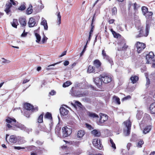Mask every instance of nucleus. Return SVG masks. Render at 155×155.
Returning <instances> with one entry per match:
<instances>
[{
    "label": "nucleus",
    "mask_w": 155,
    "mask_h": 155,
    "mask_svg": "<svg viewBox=\"0 0 155 155\" xmlns=\"http://www.w3.org/2000/svg\"><path fill=\"white\" fill-rule=\"evenodd\" d=\"M7 126L9 128L15 130H18V129L21 130H25V127L21 124L16 123V120L14 118L8 117L6 120Z\"/></svg>",
    "instance_id": "nucleus-1"
},
{
    "label": "nucleus",
    "mask_w": 155,
    "mask_h": 155,
    "mask_svg": "<svg viewBox=\"0 0 155 155\" xmlns=\"http://www.w3.org/2000/svg\"><path fill=\"white\" fill-rule=\"evenodd\" d=\"M74 87H72L70 91V94L72 96L79 97L84 96L88 94V92L86 91H74Z\"/></svg>",
    "instance_id": "nucleus-2"
},
{
    "label": "nucleus",
    "mask_w": 155,
    "mask_h": 155,
    "mask_svg": "<svg viewBox=\"0 0 155 155\" xmlns=\"http://www.w3.org/2000/svg\"><path fill=\"white\" fill-rule=\"evenodd\" d=\"M150 27L149 25L147 24L145 32L143 31V28L140 27L139 28L140 30L138 31L139 34L138 35H136V38H138L143 36H147L148 34Z\"/></svg>",
    "instance_id": "nucleus-3"
},
{
    "label": "nucleus",
    "mask_w": 155,
    "mask_h": 155,
    "mask_svg": "<svg viewBox=\"0 0 155 155\" xmlns=\"http://www.w3.org/2000/svg\"><path fill=\"white\" fill-rule=\"evenodd\" d=\"M124 123L126 127V128L124 130V135L125 136H127L129 135L130 133L131 123L130 121L129 120H128L124 121Z\"/></svg>",
    "instance_id": "nucleus-4"
},
{
    "label": "nucleus",
    "mask_w": 155,
    "mask_h": 155,
    "mask_svg": "<svg viewBox=\"0 0 155 155\" xmlns=\"http://www.w3.org/2000/svg\"><path fill=\"white\" fill-rule=\"evenodd\" d=\"M135 46L137 48V53H140L145 48L146 45L143 43L138 41L135 44Z\"/></svg>",
    "instance_id": "nucleus-5"
},
{
    "label": "nucleus",
    "mask_w": 155,
    "mask_h": 155,
    "mask_svg": "<svg viewBox=\"0 0 155 155\" xmlns=\"http://www.w3.org/2000/svg\"><path fill=\"white\" fill-rule=\"evenodd\" d=\"M92 143L94 146L96 148L99 150H101L102 149L103 146L100 139L99 138L94 139L93 140Z\"/></svg>",
    "instance_id": "nucleus-6"
},
{
    "label": "nucleus",
    "mask_w": 155,
    "mask_h": 155,
    "mask_svg": "<svg viewBox=\"0 0 155 155\" xmlns=\"http://www.w3.org/2000/svg\"><path fill=\"white\" fill-rule=\"evenodd\" d=\"M101 80L104 83H108L110 82L112 80V76L109 75L105 74L101 75Z\"/></svg>",
    "instance_id": "nucleus-7"
},
{
    "label": "nucleus",
    "mask_w": 155,
    "mask_h": 155,
    "mask_svg": "<svg viewBox=\"0 0 155 155\" xmlns=\"http://www.w3.org/2000/svg\"><path fill=\"white\" fill-rule=\"evenodd\" d=\"M63 136L66 137L70 135L72 133L71 129L68 128L67 127H64L62 128Z\"/></svg>",
    "instance_id": "nucleus-8"
},
{
    "label": "nucleus",
    "mask_w": 155,
    "mask_h": 155,
    "mask_svg": "<svg viewBox=\"0 0 155 155\" xmlns=\"http://www.w3.org/2000/svg\"><path fill=\"white\" fill-rule=\"evenodd\" d=\"M99 115L100 117L99 122H98V124L101 125L102 124L107 120L108 116L107 115L102 113H100Z\"/></svg>",
    "instance_id": "nucleus-9"
},
{
    "label": "nucleus",
    "mask_w": 155,
    "mask_h": 155,
    "mask_svg": "<svg viewBox=\"0 0 155 155\" xmlns=\"http://www.w3.org/2000/svg\"><path fill=\"white\" fill-rule=\"evenodd\" d=\"M101 78L99 77H96L93 78V81L97 87L100 88L102 86V81L101 80V77L100 76Z\"/></svg>",
    "instance_id": "nucleus-10"
},
{
    "label": "nucleus",
    "mask_w": 155,
    "mask_h": 155,
    "mask_svg": "<svg viewBox=\"0 0 155 155\" xmlns=\"http://www.w3.org/2000/svg\"><path fill=\"white\" fill-rule=\"evenodd\" d=\"M102 54L103 56V58L108 61V62L112 65L113 64V61L112 59L108 55H107L104 50L102 51Z\"/></svg>",
    "instance_id": "nucleus-11"
},
{
    "label": "nucleus",
    "mask_w": 155,
    "mask_h": 155,
    "mask_svg": "<svg viewBox=\"0 0 155 155\" xmlns=\"http://www.w3.org/2000/svg\"><path fill=\"white\" fill-rule=\"evenodd\" d=\"M85 134V132L84 130H79L77 134V138L80 140L81 139Z\"/></svg>",
    "instance_id": "nucleus-12"
},
{
    "label": "nucleus",
    "mask_w": 155,
    "mask_h": 155,
    "mask_svg": "<svg viewBox=\"0 0 155 155\" xmlns=\"http://www.w3.org/2000/svg\"><path fill=\"white\" fill-rule=\"evenodd\" d=\"M5 11L6 12V14L8 15H9L10 12V8L12 7L11 3L9 2L7 3L5 5Z\"/></svg>",
    "instance_id": "nucleus-13"
},
{
    "label": "nucleus",
    "mask_w": 155,
    "mask_h": 155,
    "mask_svg": "<svg viewBox=\"0 0 155 155\" xmlns=\"http://www.w3.org/2000/svg\"><path fill=\"white\" fill-rule=\"evenodd\" d=\"M154 56L153 53L152 52H150L147 55L146 58L147 60V63H150V61L153 58Z\"/></svg>",
    "instance_id": "nucleus-14"
},
{
    "label": "nucleus",
    "mask_w": 155,
    "mask_h": 155,
    "mask_svg": "<svg viewBox=\"0 0 155 155\" xmlns=\"http://www.w3.org/2000/svg\"><path fill=\"white\" fill-rule=\"evenodd\" d=\"M28 24L29 27H33L34 26L36 25V23L35 21V19L33 18L32 17L30 18Z\"/></svg>",
    "instance_id": "nucleus-15"
},
{
    "label": "nucleus",
    "mask_w": 155,
    "mask_h": 155,
    "mask_svg": "<svg viewBox=\"0 0 155 155\" xmlns=\"http://www.w3.org/2000/svg\"><path fill=\"white\" fill-rule=\"evenodd\" d=\"M41 24L44 26V28L45 30H48V26L47 21L44 18H42Z\"/></svg>",
    "instance_id": "nucleus-16"
},
{
    "label": "nucleus",
    "mask_w": 155,
    "mask_h": 155,
    "mask_svg": "<svg viewBox=\"0 0 155 155\" xmlns=\"http://www.w3.org/2000/svg\"><path fill=\"white\" fill-rule=\"evenodd\" d=\"M60 110L61 114L63 116L67 115L68 112V110L63 107H61Z\"/></svg>",
    "instance_id": "nucleus-17"
},
{
    "label": "nucleus",
    "mask_w": 155,
    "mask_h": 155,
    "mask_svg": "<svg viewBox=\"0 0 155 155\" xmlns=\"http://www.w3.org/2000/svg\"><path fill=\"white\" fill-rule=\"evenodd\" d=\"M149 110L151 114H155V103H153L150 105Z\"/></svg>",
    "instance_id": "nucleus-18"
},
{
    "label": "nucleus",
    "mask_w": 155,
    "mask_h": 155,
    "mask_svg": "<svg viewBox=\"0 0 155 155\" xmlns=\"http://www.w3.org/2000/svg\"><path fill=\"white\" fill-rule=\"evenodd\" d=\"M71 104L75 108H77V106L80 109H82L83 106L81 103L78 101H76L75 104L71 103Z\"/></svg>",
    "instance_id": "nucleus-19"
},
{
    "label": "nucleus",
    "mask_w": 155,
    "mask_h": 155,
    "mask_svg": "<svg viewBox=\"0 0 155 155\" xmlns=\"http://www.w3.org/2000/svg\"><path fill=\"white\" fill-rule=\"evenodd\" d=\"M19 21L22 26H25L26 25V19L25 18L21 17L19 19Z\"/></svg>",
    "instance_id": "nucleus-20"
},
{
    "label": "nucleus",
    "mask_w": 155,
    "mask_h": 155,
    "mask_svg": "<svg viewBox=\"0 0 155 155\" xmlns=\"http://www.w3.org/2000/svg\"><path fill=\"white\" fill-rule=\"evenodd\" d=\"M17 141V138L14 135L10 136L9 139V141L13 143H15Z\"/></svg>",
    "instance_id": "nucleus-21"
},
{
    "label": "nucleus",
    "mask_w": 155,
    "mask_h": 155,
    "mask_svg": "<svg viewBox=\"0 0 155 155\" xmlns=\"http://www.w3.org/2000/svg\"><path fill=\"white\" fill-rule=\"evenodd\" d=\"M91 133L94 136L97 137H99L101 135V132L100 131L96 130H94L91 131Z\"/></svg>",
    "instance_id": "nucleus-22"
},
{
    "label": "nucleus",
    "mask_w": 155,
    "mask_h": 155,
    "mask_svg": "<svg viewBox=\"0 0 155 155\" xmlns=\"http://www.w3.org/2000/svg\"><path fill=\"white\" fill-rule=\"evenodd\" d=\"M130 80L131 82L134 84L136 83V82L138 80V77L137 76H132L130 78Z\"/></svg>",
    "instance_id": "nucleus-23"
},
{
    "label": "nucleus",
    "mask_w": 155,
    "mask_h": 155,
    "mask_svg": "<svg viewBox=\"0 0 155 155\" xmlns=\"http://www.w3.org/2000/svg\"><path fill=\"white\" fill-rule=\"evenodd\" d=\"M151 120L150 115L147 114H145L143 117V120L145 122H150Z\"/></svg>",
    "instance_id": "nucleus-24"
},
{
    "label": "nucleus",
    "mask_w": 155,
    "mask_h": 155,
    "mask_svg": "<svg viewBox=\"0 0 155 155\" xmlns=\"http://www.w3.org/2000/svg\"><path fill=\"white\" fill-rule=\"evenodd\" d=\"M25 108L27 110H30L33 107V106L29 103H26L24 104Z\"/></svg>",
    "instance_id": "nucleus-25"
},
{
    "label": "nucleus",
    "mask_w": 155,
    "mask_h": 155,
    "mask_svg": "<svg viewBox=\"0 0 155 155\" xmlns=\"http://www.w3.org/2000/svg\"><path fill=\"white\" fill-rule=\"evenodd\" d=\"M151 128V125H148L145 127L143 130V133L144 134H146L150 132Z\"/></svg>",
    "instance_id": "nucleus-26"
},
{
    "label": "nucleus",
    "mask_w": 155,
    "mask_h": 155,
    "mask_svg": "<svg viewBox=\"0 0 155 155\" xmlns=\"http://www.w3.org/2000/svg\"><path fill=\"white\" fill-rule=\"evenodd\" d=\"M87 115L91 118H94L96 117H98V116L96 114L90 112L87 113Z\"/></svg>",
    "instance_id": "nucleus-27"
},
{
    "label": "nucleus",
    "mask_w": 155,
    "mask_h": 155,
    "mask_svg": "<svg viewBox=\"0 0 155 155\" xmlns=\"http://www.w3.org/2000/svg\"><path fill=\"white\" fill-rule=\"evenodd\" d=\"M11 24L12 27L16 28H17V26L18 24L17 19H14L12 22H11Z\"/></svg>",
    "instance_id": "nucleus-28"
},
{
    "label": "nucleus",
    "mask_w": 155,
    "mask_h": 155,
    "mask_svg": "<svg viewBox=\"0 0 155 155\" xmlns=\"http://www.w3.org/2000/svg\"><path fill=\"white\" fill-rule=\"evenodd\" d=\"M32 6L31 5H30L28 8L26 13L28 15H30L33 12Z\"/></svg>",
    "instance_id": "nucleus-29"
},
{
    "label": "nucleus",
    "mask_w": 155,
    "mask_h": 155,
    "mask_svg": "<svg viewBox=\"0 0 155 155\" xmlns=\"http://www.w3.org/2000/svg\"><path fill=\"white\" fill-rule=\"evenodd\" d=\"M94 65L97 68H99L101 66V63L100 61L97 60H95L94 62Z\"/></svg>",
    "instance_id": "nucleus-30"
},
{
    "label": "nucleus",
    "mask_w": 155,
    "mask_h": 155,
    "mask_svg": "<svg viewBox=\"0 0 155 155\" xmlns=\"http://www.w3.org/2000/svg\"><path fill=\"white\" fill-rule=\"evenodd\" d=\"M123 45L122 47H118L117 48L118 50L120 51L125 50L128 47L126 45V44L125 43L124 41L123 42V45Z\"/></svg>",
    "instance_id": "nucleus-31"
},
{
    "label": "nucleus",
    "mask_w": 155,
    "mask_h": 155,
    "mask_svg": "<svg viewBox=\"0 0 155 155\" xmlns=\"http://www.w3.org/2000/svg\"><path fill=\"white\" fill-rule=\"evenodd\" d=\"M57 15L58 17V21L57 23L58 25H59L61 23V16L59 12H57Z\"/></svg>",
    "instance_id": "nucleus-32"
},
{
    "label": "nucleus",
    "mask_w": 155,
    "mask_h": 155,
    "mask_svg": "<svg viewBox=\"0 0 155 155\" xmlns=\"http://www.w3.org/2000/svg\"><path fill=\"white\" fill-rule=\"evenodd\" d=\"M143 114L142 111H138L136 115L137 119L138 120L140 119L142 117Z\"/></svg>",
    "instance_id": "nucleus-33"
},
{
    "label": "nucleus",
    "mask_w": 155,
    "mask_h": 155,
    "mask_svg": "<svg viewBox=\"0 0 155 155\" xmlns=\"http://www.w3.org/2000/svg\"><path fill=\"white\" fill-rule=\"evenodd\" d=\"M2 64H8L11 62V61L6 59L4 58H2Z\"/></svg>",
    "instance_id": "nucleus-34"
},
{
    "label": "nucleus",
    "mask_w": 155,
    "mask_h": 155,
    "mask_svg": "<svg viewBox=\"0 0 155 155\" xmlns=\"http://www.w3.org/2000/svg\"><path fill=\"white\" fill-rule=\"evenodd\" d=\"M87 72L89 73H91L95 72L94 68L91 65H89L87 70Z\"/></svg>",
    "instance_id": "nucleus-35"
},
{
    "label": "nucleus",
    "mask_w": 155,
    "mask_h": 155,
    "mask_svg": "<svg viewBox=\"0 0 155 155\" xmlns=\"http://www.w3.org/2000/svg\"><path fill=\"white\" fill-rule=\"evenodd\" d=\"M113 100L115 102L118 104H120V99L119 97L116 96H114L113 97Z\"/></svg>",
    "instance_id": "nucleus-36"
},
{
    "label": "nucleus",
    "mask_w": 155,
    "mask_h": 155,
    "mask_svg": "<svg viewBox=\"0 0 155 155\" xmlns=\"http://www.w3.org/2000/svg\"><path fill=\"white\" fill-rule=\"evenodd\" d=\"M35 35L36 38V41L38 43H39L41 40V36L37 33H35Z\"/></svg>",
    "instance_id": "nucleus-37"
},
{
    "label": "nucleus",
    "mask_w": 155,
    "mask_h": 155,
    "mask_svg": "<svg viewBox=\"0 0 155 155\" xmlns=\"http://www.w3.org/2000/svg\"><path fill=\"white\" fill-rule=\"evenodd\" d=\"M45 118H47L51 120L52 119V116L51 114L49 112H47L45 116Z\"/></svg>",
    "instance_id": "nucleus-38"
},
{
    "label": "nucleus",
    "mask_w": 155,
    "mask_h": 155,
    "mask_svg": "<svg viewBox=\"0 0 155 155\" xmlns=\"http://www.w3.org/2000/svg\"><path fill=\"white\" fill-rule=\"evenodd\" d=\"M110 31L114 37L115 38H118L120 36V34L117 33L115 31H113L112 29H111Z\"/></svg>",
    "instance_id": "nucleus-39"
},
{
    "label": "nucleus",
    "mask_w": 155,
    "mask_h": 155,
    "mask_svg": "<svg viewBox=\"0 0 155 155\" xmlns=\"http://www.w3.org/2000/svg\"><path fill=\"white\" fill-rule=\"evenodd\" d=\"M72 84V83L69 81H68L64 83L63 84V87H66L69 86Z\"/></svg>",
    "instance_id": "nucleus-40"
},
{
    "label": "nucleus",
    "mask_w": 155,
    "mask_h": 155,
    "mask_svg": "<svg viewBox=\"0 0 155 155\" xmlns=\"http://www.w3.org/2000/svg\"><path fill=\"white\" fill-rule=\"evenodd\" d=\"M111 12L112 15H115L117 14V9L115 7H113L111 9Z\"/></svg>",
    "instance_id": "nucleus-41"
},
{
    "label": "nucleus",
    "mask_w": 155,
    "mask_h": 155,
    "mask_svg": "<svg viewBox=\"0 0 155 155\" xmlns=\"http://www.w3.org/2000/svg\"><path fill=\"white\" fill-rule=\"evenodd\" d=\"M26 6L25 3L21 5V6L18 8V9L21 11H23L25 9Z\"/></svg>",
    "instance_id": "nucleus-42"
},
{
    "label": "nucleus",
    "mask_w": 155,
    "mask_h": 155,
    "mask_svg": "<svg viewBox=\"0 0 155 155\" xmlns=\"http://www.w3.org/2000/svg\"><path fill=\"white\" fill-rule=\"evenodd\" d=\"M141 9L143 15H145L148 12V9L145 6H143L142 7Z\"/></svg>",
    "instance_id": "nucleus-43"
},
{
    "label": "nucleus",
    "mask_w": 155,
    "mask_h": 155,
    "mask_svg": "<svg viewBox=\"0 0 155 155\" xmlns=\"http://www.w3.org/2000/svg\"><path fill=\"white\" fill-rule=\"evenodd\" d=\"M43 114H42L39 116L38 119V123H41L43 122Z\"/></svg>",
    "instance_id": "nucleus-44"
},
{
    "label": "nucleus",
    "mask_w": 155,
    "mask_h": 155,
    "mask_svg": "<svg viewBox=\"0 0 155 155\" xmlns=\"http://www.w3.org/2000/svg\"><path fill=\"white\" fill-rule=\"evenodd\" d=\"M95 15V14H94V15L93 16V18L92 20V23L91 24V29L90 31L89 32L90 33H92V32L93 31L94 29V26L93 25V21H94V17Z\"/></svg>",
    "instance_id": "nucleus-45"
},
{
    "label": "nucleus",
    "mask_w": 155,
    "mask_h": 155,
    "mask_svg": "<svg viewBox=\"0 0 155 155\" xmlns=\"http://www.w3.org/2000/svg\"><path fill=\"white\" fill-rule=\"evenodd\" d=\"M59 63H58H58H56L54 64H53L50 65H49L48 66V67L46 68V70H50L51 69H54V68H53L50 67H51V66H55V65L58 64Z\"/></svg>",
    "instance_id": "nucleus-46"
},
{
    "label": "nucleus",
    "mask_w": 155,
    "mask_h": 155,
    "mask_svg": "<svg viewBox=\"0 0 155 155\" xmlns=\"http://www.w3.org/2000/svg\"><path fill=\"white\" fill-rule=\"evenodd\" d=\"M152 15L153 13L152 12H147L144 15L147 18H148L150 17V16H151Z\"/></svg>",
    "instance_id": "nucleus-47"
},
{
    "label": "nucleus",
    "mask_w": 155,
    "mask_h": 155,
    "mask_svg": "<svg viewBox=\"0 0 155 155\" xmlns=\"http://www.w3.org/2000/svg\"><path fill=\"white\" fill-rule=\"evenodd\" d=\"M61 128L59 127H56L55 129V133L58 136L60 135V131Z\"/></svg>",
    "instance_id": "nucleus-48"
},
{
    "label": "nucleus",
    "mask_w": 155,
    "mask_h": 155,
    "mask_svg": "<svg viewBox=\"0 0 155 155\" xmlns=\"http://www.w3.org/2000/svg\"><path fill=\"white\" fill-rule=\"evenodd\" d=\"M144 143V142L143 140H140L137 143V147H141L142 145Z\"/></svg>",
    "instance_id": "nucleus-49"
},
{
    "label": "nucleus",
    "mask_w": 155,
    "mask_h": 155,
    "mask_svg": "<svg viewBox=\"0 0 155 155\" xmlns=\"http://www.w3.org/2000/svg\"><path fill=\"white\" fill-rule=\"evenodd\" d=\"M110 142L111 143V144L112 145V147L113 148H114V149H116V147L115 146V145L114 144V143L113 140L111 139H110Z\"/></svg>",
    "instance_id": "nucleus-50"
},
{
    "label": "nucleus",
    "mask_w": 155,
    "mask_h": 155,
    "mask_svg": "<svg viewBox=\"0 0 155 155\" xmlns=\"http://www.w3.org/2000/svg\"><path fill=\"white\" fill-rule=\"evenodd\" d=\"M10 3H11V4L13 5H16L18 4V2L17 1H15L14 0H10Z\"/></svg>",
    "instance_id": "nucleus-51"
},
{
    "label": "nucleus",
    "mask_w": 155,
    "mask_h": 155,
    "mask_svg": "<svg viewBox=\"0 0 155 155\" xmlns=\"http://www.w3.org/2000/svg\"><path fill=\"white\" fill-rule=\"evenodd\" d=\"M86 47H87V44L84 46V48L83 51H82L81 52V53L80 54V56H81L83 55V54L84 53V52H85V51H86Z\"/></svg>",
    "instance_id": "nucleus-52"
},
{
    "label": "nucleus",
    "mask_w": 155,
    "mask_h": 155,
    "mask_svg": "<svg viewBox=\"0 0 155 155\" xmlns=\"http://www.w3.org/2000/svg\"><path fill=\"white\" fill-rule=\"evenodd\" d=\"M48 38L44 35L43 37L42 40V43H44L47 40Z\"/></svg>",
    "instance_id": "nucleus-53"
},
{
    "label": "nucleus",
    "mask_w": 155,
    "mask_h": 155,
    "mask_svg": "<svg viewBox=\"0 0 155 155\" xmlns=\"http://www.w3.org/2000/svg\"><path fill=\"white\" fill-rule=\"evenodd\" d=\"M81 153V151L80 150H77L74 153V155H78Z\"/></svg>",
    "instance_id": "nucleus-54"
},
{
    "label": "nucleus",
    "mask_w": 155,
    "mask_h": 155,
    "mask_svg": "<svg viewBox=\"0 0 155 155\" xmlns=\"http://www.w3.org/2000/svg\"><path fill=\"white\" fill-rule=\"evenodd\" d=\"M131 98V96L130 95H128L127 97L123 98L122 99V100L123 101H124V100H127L129 99H130Z\"/></svg>",
    "instance_id": "nucleus-55"
},
{
    "label": "nucleus",
    "mask_w": 155,
    "mask_h": 155,
    "mask_svg": "<svg viewBox=\"0 0 155 155\" xmlns=\"http://www.w3.org/2000/svg\"><path fill=\"white\" fill-rule=\"evenodd\" d=\"M61 148L63 150V152L64 151H66L68 150V148L66 146H63L61 147Z\"/></svg>",
    "instance_id": "nucleus-56"
},
{
    "label": "nucleus",
    "mask_w": 155,
    "mask_h": 155,
    "mask_svg": "<svg viewBox=\"0 0 155 155\" xmlns=\"http://www.w3.org/2000/svg\"><path fill=\"white\" fill-rule=\"evenodd\" d=\"M137 5L136 3L133 4V5H132V6L131 7V9L132 8L134 10H136V7Z\"/></svg>",
    "instance_id": "nucleus-57"
},
{
    "label": "nucleus",
    "mask_w": 155,
    "mask_h": 155,
    "mask_svg": "<svg viewBox=\"0 0 155 155\" xmlns=\"http://www.w3.org/2000/svg\"><path fill=\"white\" fill-rule=\"evenodd\" d=\"M133 4L131 2H129L128 4V8L129 10H130V9H131V7L133 5Z\"/></svg>",
    "instance_id": "nucleus-58"
},
{
    "label": "nucleus",
    "mask_w": 155,
    "mask_h": 155,
    "mask_svg": "<svg viewBox=\"0 0 155 155\" xmlns=\"http://www.w3.org/2000/svg\"><path fill=\"white\" fill-rule=\"evenodd\" d=\"M146 78V86H147V85H149L150 84V80L149 78H148V77H147Z\"/></svg>",
    "instance_id": "nucleus-59"
},
{
    "label": "nucleus",
    "mask_w": 155,
    "mask_h": 155,
    "mask_svg": "<svg viewBox=\"0 0 155 155\" xmlns=\"http://www.w3.org/2000/svg\"><path fill=\"white\" fill-rule=\"evenodd\" d=\"M14 148L15 149H17V150H20L21 149H24L25 148L24 147H15V146L14 147Z\"/></svg>",
    "instance_id": "nucleus-60"
},
{
    "label": "nucleus",
    "mask_w": 155,
    "mask_h": 155,
    "mask_svg": "<svg viewBox=\"0 0 155 155\" xmlns=\"http://www.w3.org/2000/svg\"><path fill=\"white\" fill-rule=\"evenodd\" d=\"M31 111L32 112H35L37 111L38 110V108L37 107H35V108H32L31 109Z\"/></svg>",
    "instance_id": "nucleus-61"
},
{
    "label": "nucleus",
    "mask_w": 155,
    "mask_h": 155,
    "mask_svg": "<svg viewBox=\"0 0 155 155\" xmlns=\"http://www.w3.org/2000/svg\"><path fill=\"white\" fill-rule=\"evenodd\" d=\"M55 93H56L55 91L54 90H53V91H52L50 92H49V94L51 95H53L55 94Z\"/></svg>",
    "instance_id": "nucleus-62"
},
{
    "label": "nucleus",
    "mask_w": 155,
    "mask_h": 155,
    "mask_svg": "<svg viewBox=\"0 0 155 155\" xmlns=\"http://www.w3.org/2000/svg\"><path fill=\"white\" fill-rule=\"evenodd\" d=\"M66 52H67L66 51H63L62 53L59 56V57H62L65 55H66Z\"/></svg>",
    "instance_id": "nucleus-63"
},
{
    "label": "nucleus",
    "mask_w": 155,
    "mask_h": 155,
    "mask_svg": "<svg viewBox=\"0 0 155 155\" xmlns=\"http://www.w3.org/2000/svg\"><path fill=\"white\" fill-rule=\"evenodd\" d=\"M86 127L89 130H91V129L92 127L90 125L87 124H86Z\"/></svg>",
    "instance_id": "nucleus-64"
}]
</instances>
